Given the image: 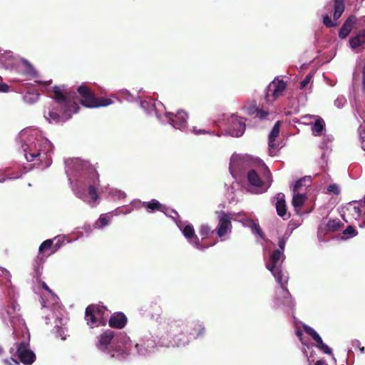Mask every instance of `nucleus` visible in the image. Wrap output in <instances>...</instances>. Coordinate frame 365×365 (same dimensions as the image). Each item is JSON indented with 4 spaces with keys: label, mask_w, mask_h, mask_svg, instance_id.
I'll use <instances>...</instances> for the list:
<instances>
[{
    "label": "nucleus",
    "mask_w": 365,
    "mask_h": 365,
    "mask_svg": "<svg viewBox=\"0 0 365 365\" xmlns=\"http://www.w3.org/2000/svg\"><path fill=\"white\" fill-rule=\"evenodd\" d=\"M53 99L60 106L61 112L66 116V119L71 117L73 113H76L79 106L76 102V94L73 91H66L65 86H55L52 88Z\"/></svg>",
    "instance_id": "1"
},
{
    "label": "nucleus",
    "mask_w": 365,
    "mask_h": 365,
    "mask_svg": "<svg viewBox=\"0 0 365 365\" xmlns=\"http://www.w3.org/2000/svg\"><path fill=\"white\" fill-rule=\"evenodd\" d=\"M77 92L81 97V104L86 108L105 107L113 103V101L110 98L96 97L94 92L85 84L81 85L77 88Z\"/></svg>",
    "instance_id": "2"
},
{
    "label": "nucleus",
    "mask_w": 365,
    "mask_h": 365,
    "mask_svg": "<svg viewBox=\"0 0 365 365\" xmlns=\"http://www.w3.org/2000/svg\"><path fill=\"white\" fill-rule=\"evenodd\" d=\"M187 326L182 320H173L168 324L167 332L172 336L175 346H185L189 343V338L185 332Z\"/></svg>",
    "instance_id": "3"
},
{
    "label": "nucleus",
    "mask_w": 365,
    "mask_h": 365,
    "mask_svg": "<svg viewBox=\"0 0 365 365\" xmlns=\"http://www.w3.org/2000/svg\"><path fill=\"white\" fill-rule=\"evenodd\" d=\"M106 308L104 306L99 304H90L86 308L85 319L87 324L91 327L94 325L104 326L106 324V319L104 314Z\"/></svg>",
    "instance_id": "4"
},
{
    "label": "nucleus",
    "mask_w": 365,
    "mask_h": 365,
    "mask_svg": "<svg viewBox=\"0 0 365 365\" xmlns=\"http://www.w3.org/2000/svg\"><path fill=\"white\" fill-rule=\"evenodd\" d=\"M48 143L43 140H36L28 148L24 150L27 161L32 162L36 159L42 161L46 158Z\"/></svg>",
    "instance_id": "5"
},
{
    "label": "nucleus",
    "mask_w": 365,
    "mask_h": 365,
    "mask_svg": "<svg viewBox=\"0 0 365 365\" xmlns=\"http://www.w3.org/2000/svg\"><path fill=\"white\" fill-rule=\"evenodd\" d=\"M262 170L263 180L254 169L250 170L247 173V180L252 186L262 187L265 184H267L268 187L271 185L272 174L269 168L264 164L262 165Z\"/></svg>",
    "instance_id": "6"
},
{
    "label": "nucleus",
    "mask_w": 365,
    "mask_h": 365,
    "mask_svg": "<svg viewBox=\"0 0 365 365\" xmlns=\"http://www.w3.org/2000/svg\"><path fill=\"white\" fill-rule=\"evenodd\" d=\"M16 354L21 363L25 365H31L36 360V355L29 348L28 341H21L16 344Z\"/></svg>",
    "instance_id": "7"
},
{
    "label": "nucleus",
    "mask_w": 365,
    "mask_h": 365,
    "mask_svg": "<svg viewBox=\"0 0 365 365\" xmlns=\"http://www.w3.org/2000/svg\"><path fill=\"white\" fill-rule=\"evenodd\" d=\"M286 83L283 80L274 79L266 89L265 99L272 101L281 96L286 88Z\"/></svg>",
    "instance_id": "8"
},
{
    "label": "nucleus",
    "mask_w": 365,
    "mask_h": 365,
    "mask_svg": "<svg viewBox=\"0 0 365 365\" xmlns=\"http://www.w3.org/2000/svg\"><path fill=\"white\" fill-rule=\"evenodd\" d=\"M218 217V225L215 230L217 235L219 237H222L229 231H231L232 223L231 215L224 211L216 212Z\"/></svg>",
    "instance_id": "9"
},
{
    "label": "nucleus",
    "mask_w": 365,
    "mask_h": 365,
    "mask_svg": "<svg viewBox=\"0 0 365 365\" xmlns=\"http://www.w3.org/2000/svg\"><path fill=\"white\" fill-rule=\"evenodd\" d=\"M229 125L226 128L227 133L232 137H240L244 133L246 125L242 119L232 116L229 120Z\"/></svg>",
    "instance_id": "10"
},
{
    "label": "nucleus",
    "mask_w": 365,
    "mask_h": 365,
    "mask_svg": "<svg viewBox=\"0 0 365 365\" xmlns=\"http://www.w3.org/2000/svg\"><path fill=\"white\" fill-rule=\"evenodd\" d=\"M166 116L173 126L177 129H181L185 127L188 118L187 113L184 110H179L175 114L168 113Z\"/></svg>",
    "instance_id": "11"
},
{
    "label": "nucleus",
    "mask_w": 365,
    "mask_h": 365,
    "mask_svg": "<svg viewBox=\"0 0 365 365\" xmlns=\"http://www.w3.org/2000/svg\"><path fill=\"white\" fill-rule=\"evenodd\" d=\"M182 233L190 242L192 243L197 249L203 250L207 247V246L202 245L200 243L199 238L195 235V230L192 225H185L182 230Z\"/></svg>",
    "instance_id": "12"
},
{
    "label": "nucleus",
    "mask_w": 365,
    "mask_h": 365,
    "mask_svg": "<svg viewBox=\"0 0 365 365\" xmlns=\"http://www.w3.org/2000/svg\"><path fill=\"white\" fill-rule=\"evenodd\" d=\"M128 319L123 312L113 313L108 322V324L111 328L121 329L127 324Z\"/></svg>",
    "instance_id": "13"
},
{
    "label": "nucleus",
    "mask_w": 365,
    "mask_h": 365,
    "mask_svg": "<svg viewBox=\"0 0 365 365\" xmlns=\"http://www.w3.org/2000/svg\"><path fill=\"white\" fill-rule=\"evenodd\" d=\"M356 22L357 18L356 16H349L344 22L341 28L340 29L339 31V37L341 39L346 38L349 35L354 26L356 24Z\"/></svg>",
    "instance_id": "14"
},
{
    "label": "nucleus",
    "mask_w": 365,
    "mask_h": 365,
    "mask_svg": "<svg viewBox=\"0 0 365 365\" xmlns=\"http://www.w3.org/2000/svg\"><path fill=\"white\" fill-rule=\"evenodd\" d=\"M56 251V247H53V240H46L39 246L38 257L42 260L44 257H47Z\"/></svg>",
    "instance_id": "15"
},
{
    "label": "nucleus",
    "mask_w": 365,
    "mask_h": 365,
    "mask_svg": "<svg viewBox=\"0 0 365 365\" xmlns=\"http://www.w3.org/2000/svg\"><path fill=\"white\" fill-rule=\"evenodd\" d=\"M142 310H143L148 316L150 317V318L155 320L160 319L163 314L162 307L155 302H151L144 305Z\"/></svg>",
    "instance_id": "16"
},
{
    "label": "nucleus",
    "mask_w": 365,
    "mask_h": 365,
    "mask_svg": "<svg viewBox=\"0 0 365 365\" xmlns=\"http://www.w3.org/2000/svg\"><path fill=\"white\" fill-rule=\"evenodd\" d=\"M90 176L91 178V182L93 184L90 185L88 188V192L92 200L96 202L98 198V195L97 192L96 185H98L99 182V175L96 172V170L92 169L90 172Z\"/></svg>",
    "instance_id": "17"
},
{
    "label": "nucleus",
    "mask_w": 365,
    "mask_h": 365,
    "mask_svg": "<svg viewBox=\"0 0 365 365\" xmlns=\"http://www.w3.org/2000/svg\"><path fill=\"white\" fill-rule=\"evenodd\" d=\"M344 226L339 219H330L325 225H320L319 227V232H334L339 231Z\"/></svg>",
    "instance_id": "18"
},
{
    "label": "nucleus",
    "mask_w": 365,
    "mask_h": 365,
    "mask_svg": "<svg viewBox=\"0 0 365 365\" xmlns=\"http://www.w3.org/2000/svg\"><path fill=\"white\" fill-rule=\"evenodd\" d=\"M114 336V331L107 329L98 336V347L103 350L106 349Z\"/></svg>",
    "instance_id": "19"
},
{
    "label": "nucleus",
    "mask_w": 365,
    "mask_h": 365,
    "mask_svg": "<svg viewBox=\"0 0 365 365\" xmlns=\"http://www.w3.org/2000/svg\"><path fill=\"white\" fill-rule=\"evenodd\" d=\"M349 46L356 49L365 44V29L360 30L354 36L349 38Z\"/></svg>",
    "instance_id": "20"
},
{
    "label": "nucleus",
    "mask_w": 365,
    "mask_h": 365,
    "mask_svg": "<svg viewBox=\"0 0 365 365\" xmlns=\"http://www.w3.org/2000/svg\"><path fill=\"white\" fill-rule=\"evenodd\" d=\"M277 299L278 302L285 306H291L292 304V296L289 290L284 287H282L277 292Z\"/></svg>",
    "instance_id": "21"
},
{
    "label": "nucleus",
    "mask_w": 365,
    "mask_h": 365,
    "mask_svg": "<svg viewBox=\"0 0 365 365\" xmlns=\"http://www.w3.org/2000/svg\"><path fill=\"white\" fill-rule=\"evenodd\" d=\"M277 202L275 207L277 215L282 217H284L287 214V205L284 199V195L282 192L277 194L276 195Z\"/></svg>",
    "instance_id": "22"
},
{
    "label": "nucleus",
    "mask_w": 365,
    "mask_h": 365,
    "mask_svg": "<svg viewBox=\"0 0 365 365\" xmlns=\"http://www.w3.org/2000/svg\"><path fill=\"white\" fill-rule=\"evenodd\" d=\"M282 256L283 253L279 250H275L272 253L266 267L272 274H274L276 266Z\"/></svg>",
    "instance_id": "23"
},
{
    "label": "nucleus",
    "mask_w": 365,
    "mask_h": 365,
    "mask_svg": "<svg viewBox=\"0 0 365 365\" xmlns=\"http://www.w3.org/2000/svg\"><path fill=\"white\" fill-rule=\"evenodd\" d=\"M280 125L281 122L279 120L277 121L269 135V147L270 152H272V150H274L277 148L275 140L279 134Z\"/></svg>",
    "instance_id": "24"
},
{
    "label": "nucleus",
    "mask_w": 365,
    "mask_h": 365,
    "mask_svg": "<svg viewBox=\"0 0 365 365\" xmlns=\"http://www.w3.org/2000/svg\"><path fill=\"white\" fill-rule=\"evenodd\" d=\"M245 160L238 156H232L230 159L229 169L232 175L237 170H241V167L245 164Z\"/></svg>",
    "instance_id": "25"
},
{
    "label": "nucleus",
    "mask_w": 365,
    "mask_h": 365,
    "mask_svg": "<svg viewBox=\"0 0 365 365\" xmlns=\"http://www.w3.org/2000/svg\"><path fill=\"white\" fill-rule=\"evenodd\" d=\"M19 310L20 307L16 302H12L11 305L8 306L6 309V313L11 323H13L15 319H19L20 316L19 313Z\"/></svg>",
    "instance_id": "26"
},
{
    "label": "nucleus",
    "mask_w": 365,
    "mask_h": 365,
    "mask_svg": "<svg viewBox=\"0 0 365 365\" xmlns=\"http://www.w3.org/2000/svg\"><path fill=\"white\" fill-rule=\"evenodd\" d=\"M143 207L149 212L155 211L163 212L164 209V206L156 200H152L150 202H143Z\"/></svg>",
    "instance_id": "27"
},
{
    "label": "nucleus",
    "mask_w": 365,
    "mask_h": 365,
    "mask_svg": "<svg viewBox=\"0 0 365 365\" xmlns=\"http://www.w3.org/2000/svg\"><path fill=\"white\" fill-rule=\"evenodd\" d=\"M334 12L333 18L334 21L338 20L345 9L344 0H334Z\"/></svg>",
    "instance_id": "28"
},
{
    "label": "nucleus",
    "mask_w": 365,
    "mask_h": 365,
    "mask_svg": "<svg viewBox=\"0 0 365 365\" xmlns=\"http://www.w3.org/2000/svg\"><path fill=\"white\" fill-rule=\"evenodd\" d=\"M312 183V178L310 176H304V178L296 181L293 187V192L295 193L300 190L302 187H309Z\"/></svg>",
    "instance_id": "29"
},
{
    "label": "nucleus",
    "mask_w": 365,
    "mask_h": 365,
    "mask_svg": "<svg viewBox=\"0 0 365 365\" xmlns=\"http://www.w3.org/2000/svg\"><path fill=\"white\" fill-rule=\"evenodd\" d=\"M39 93L35 89L28 91L23 96V100L26 103L32 104L38 100Z\"/></svg>",
    "instance_id": "30"
},
{
    "label": "nucleus",
    "mask_w": 365,
    "mask_h": 365,
    "mask_svg": "<svg viewBox=\"0 0 365 365\" xmlns=\"http://www.w3.org/2000/svg\"><path fill=\"white\" fill-rule=\"evenodd\" d=\"M307 198L305 195L295 192L292 197V204L295 209L301 208Z\"/></svg>",
    "instance_id": "31"
},
{
    "label": "nucleus",
    "mask_w": 365,
    "mask_h": 365,
    "mask_svg": "<svg viewBox=\"0 0 365 365\" xmlns=\"http://www.w3.org/2000/svg\"><path fill=\"white\" fill-rule=\"evenodd\" d=\"M324 125L325 123L322 118H319L316 120L312 128L313 134L314 135H321L324 128Z\"/></svg>",
    "instance_id": "32"
},
{
    "label": "nucleus",
    "mask_w": 365,
    "mask_h": 365,
    "mask_svg": "<svg viewBox=\"0 0 365 365\" xmlns=\"http://www.w3.org/2000/svg\"><path fill=\"white\" fill-rule=\"evenodd\" d=\"M248 113H249V114H254V113H255L256 116L258 117L260 119H263V118H264L265 117H267L268 115V112L267 111H266V110H264L263 109L258 108L255 106H250L249 108Z\"/></svg>",
    "instance_id": "33"
},
{
    "label": "nucleus",
    "mask_w": 365,
    "mask_h": 365,
    "mask_svg": "<svg viewBox=\"0 0 365 365\" xmlns=\"http://www.w3.org/2000/svg\"><path fill=\"white\" fill-rule=\"evenodd\" d=\"M192 331L193 332H190V334L192 335L195 338L201 337L205 333V328L202 324H195Z\"/></svg>",
    "instance_id": "34"
},
{
    "label": "nucleus",
    "mask_w": 365,
    "mask_h": 365,
    "mask_svg": "<svg viewBox=\"0 0 365 365\" xmlns=\"http://www.w3.org/2000/svg\"><path fill=\"white\" fill-rule=\"evenodd\" d=\"M110 217L107 215H101L96 222V227L102 228L108 225Z\"/></svg>",
    "instance_id": "35"
},
{
    "label": "nucleus",
    "mask_w": 365,
    "mask_h": 365,
    "mask_svg": "<svg viewBox=\"0 0 365 365\" xmlns=\"http://www.w3.org/2000/svg\"><path fill=\"white\" fill-rule=\"evenodd\" d=\"M303 329L307 334L312 336L315 341L319 339V337H320L317 332L308 325H303Z\"/></svg>",
    "instance_id": "36"
},
{
    "label": "nucleus",
    "mask_w": 365,
    "mask_h": 365,
    "mask_svg": "<svg viewBox=\"0 0 365 365\" xmlns=\"http://www.w3.org/2000/svg\"><path fill=\"white\" fill-rule=\"evenodd\" d=\"M46 118L48 120L50 123H59L61 120V116L54 111H49L48 113V116Z\"/></svg>",
    "instance_id": "37"
},
{
    "label": "nucleus",
    "mask_w": 365,
    "mask_h": 365,
    "mask_svg": "<svg viewBox=\"0 0 365 365\" xmlns=\"http://www.w3.org/2000/svg\"><path fill=\"white\" fill-rule=\"evenodd\" d=\"M251 229L254 234L259 235L262 239L264 238V235L260 226L258 224L252 222V224L251 225Z\"/></svg>",
    "instance_id": "38"
},
{
    "label": "nucleus",
    "mask_w": 365,
    "mask_h": 365,
    "mask_svg": "<svg viewBox=\"0 0 365 365\" xmlns=\"http://www.w3.org/2000/svg\"><path fill=\"white\" fill-rule=\"evenodd\" d=\"M323 24L327 28H334L339 24L332 21L331 17L327 14L323 18Z\"/></svg>",
    "instance_id": "39"
},
{
    "label": "nucleus",
    "mask_w": 365,
    "mask_h": 365,
    "mask_svg": "<svg viewBox=\"0 0 365 365\" xmlns=\"http://www.w3.org/2000/svg\"><path fill=\"white\" fill-rule=\"evenodd\" d=\"M211 232V229L207 225H202L199 230V233L202 236V239L205 238ZM213 233L214 231H212Z\"/></svg>",
    "instance_id": "40"
},
{
    "label": "nucleus",
    "mask_w": 365,
    "mask_h": 365,
    "mask_svg": "<svg viewBox=\"0 0 365 365\" xmlns=\"http://www.w3.org/2000/svg\"><path fill=\"white\" fill-rule=\"evenodd\" d=\"M343 234L344 235H349L351 237H354L358 234V232L355 230V228L349 225L343 232Z\"/></svg>",
    "instance_id": "41"
},
{
    "label": "nucleus",
    "mask_w": 365,
    "mask_h": 365,
    "mask_svg": "<svg viewBox=\"0 0 365 365\" xmlns=\"http://www.w3.org/2000/svg\"><path fill=\"white\" fill-rule=\"evenodd\" d=\"M135 347L140 355H145L148 352V347H145L143 344H135Z\"/></svg>",
    "instance_id": "42"
},
{
    "label": "nucleus",
    "mask_w": 365,
    "mask_h": 365,
    "mask_svg": "<svg viewBox=\"0 0 365 365\" xmlns=\"http://www.w3.org/2000/svg\"><path fill=\"white\" fill-rule=\"evenodd\" d=\"M312 76L311 74H308L305 76V78L300 83V89H304L310 82Z\"/></svg>",
    "instance_id": "43"
},
{
    "label": "nucleus",
    "mask_w": 365,
    "mask_h": 365,
    "mask_svg": "<svg viewBox=\"0 0 365 365\" xmlns=\"http://www.w3.org/2000/svg\"><path fill=\"white\" fill-rule=\"evenodd\" d=\"M327 190L330 192H333L335 195H338L340 192L339 187L336 184L330 185L328 187Z\"/></svg>",
    "instance_id": "44"
},
{
    "label": "nucleus",
    "mask_w": 365,
    "mask_h": 365,
    "mask_svg": "<svg viewBox=\"0 0 365 365\" xmlns=\"http://www.w3.org/2000/svg\"><path fill=\"white\" fill-rule=\"evenodd\" d=\"M352 345L355 348H359V349L361 354H364L365 352L364 346H361V343L359 340L356 339V340L353 341Z\"/></svg>",
    "instance_id": "45"
},
{
    "label": "nucleus",
    "mask_w": 365,
    "mask_h": 365,
    "mask_svg": "<svg viewBox=\"0 0 365 365\" xmlns=\"http://www.w3.org/2000/svg\"><path fill=\"white\" fill-rule=\"evenodd\" d=\"M320 350H322L324 353L327 354H331L332 355L333 353H332V350L331 348H329L327 344H325L324 343L320 346V347H318Z\"/></svg>",
    "instance_id": "46"
},
{
    "label": "nucleus",
    "mask_w": 365,
    "mask_h": 365,
    "mask_svg": "<svg viewBox=\"0 0 365 365\" xmlns=\"http://www.w3.org/2000/svg\"><path fill=\"white\" fill-rule=\"evenodd\" d=\"M285 245H286V240H285V238H284V237L280 238L279 242H278V246L279 247V250L280 251H282V253H283V252L284 250Z\"/></svg>",
    "instance_id": "47"
},
{
    "label": "nucleus",
    "mask_w": 365,
    "mask_h": 365,
    "mask_svg": "<svg viewBox=\"0 0 365 365\" xmlns=\"http://www.w3.org/2000/svg\"><path fill=\"white\" fill-rule=\"evenodd\" d=\"M9 91V86L4 83H0V92L3 93H7Z\"/></svg>",
    "instance_id": "48"
},
{
    "label": "nucleus",
    "mask_w": 365,
    "mask_h": 365,
    "mask_svg": "<svg viewBox=\"0 0 365 365\" xmlns=\"http://www.w3.org/2000/svg\"><path fill=\"white\" fill-rule=\"evenodd\" d=\"M11 360L12 361L14 364H11L9 359H4V364H6L7 365H20L19 362L17 360L14 359V358H11Z\"/></svg>",
    "instance_id": "49"
},
{
    "label": "nucleus",
    "mask_w": 365,
    "mask_h": 365,
    "mask_svg": "<svg viewBox=\"0 0 365 365\" xmlns=\"http://www.w3.org/2000/svg\"><path fill=\"white\" fill-rule=\"evenodd\" d=\"M362 89L365 92V64L364 65L362 71Z\"/></svg>",
    "instance_id": "50"
},
{
    "label": "nucleus",
    "mask_w": 365,
    "mask_h": 365,
    "mask_svg": "<svg viewBox=\"0 0 365 365\" xmlns=\"http://www.w3.org/2000/svg\"><path fill=\"white\" fill-rule=\"evenodd\" d=\"M42 287L43 288V289H45L46 291L51 293L52 291L51 289L48 287V286L45 283V282H43L42 284Z\"/></svg>",
    "instance_id": "51"
},
{
    "label": "nucleus",
    "mask_w": 365,
    "mask_h": 365,
    "mask_svg": "<svg viewBox=\"0 0 365 365\" xmlns=\"http://www.w3.org/2000/svg\"><path fill=\"white\" fill-rule=\"evenodd\" d=\"M51 82H52L51 81H43H43H39V82H38V83H39L40 85H42V86H48L49 84H51Z\"/></svg>",
    "instance_id": "52"
},
{
    "label": "nucleus",
    "mask_w": 365,
    "mask_h": 365,
    "mask_svg": "<svg viewBox=\"0 0 365 365\" xmlns=\"http://www.w3.org/2000/svg\"><path fill=\"white\" fill-rule=\"evenodd\" d=\"M316 342L317 343V346L318 347H320L324 344L321 336L319 337V339L316 341Z\"/></svg>",
    "instance_id": "53"
},
{
    "label": "nucleus",
    "mask_w": 365,
    "mask_h": 365,
    "mask_svg": "<svg viewBox=\"0 0 365 365\" xmlns=\"http://www.w3.org/2000/svg\"><path fill=\"white\" fill-rule=\"evenodd\" d=\"M361 148L365 150V135L361 136Z\"/></svg>",
    "instance_id": "54"
},
{
    "label": "nucleus",
    "mask_w": 365,
    "mask_h": 365,
    "mask_svg": "<svg viewBox=\"0 0 365 365\" xmlns=\"http://www.w3.org/2000/svg\"><path fill=\"white\" fill-rule=\"evenodd\" d=\"M122 337H123V343L125 344V345H127V343H128V341L129 340V339L128 338V336L126 335H123Z\"/></svg>",
    "instance_id": "55"
},
{
    "label": "nucleus",
    "mask_w": 365,
    "mask_h": 365,
    "mask_svg": "<svg viewBox=\"0 0 365 365\" xmlns=\"http://www.w3.org/2000/svg\"><path fill=\"white\" fill-rule=\"evenodd\" d=\"M314 365H325V361L323 360H318Z\"/></svg>",
    "instance_id": "56"
},
{
    "label": "nucleus",
    "mask_w": 365,
    "mask_h": 365,
    "mask_svg": "<svg viewBox=\"0 0 365 365\" xmlns=\"http://www.w3.org/2000/svg\"><path fill=\"white\" fill-rule=\"evenodd\" d=\"M354 209L355 212H356L358 215H360L361 210L359 209V207H354Z\"/></svg>",
    "instance_id": "57"
},
{
    "label": "nucleus",
    "mask_w": 365,
    "mask_h": 365,
    "mask_svg": "<svg viewBox=\"0 0 365 365\" xmlns=\"http://www.w3.org/2000/svg\"><path fill=\"white\" fill-rule=\"evenodd\" d=\"M61 245L59 243V241H58L56 244H53V247H56L57 248V250H58V248L60 247Z\"/></svg>",
    "instance_id": "58"
},
{
    "label": "nucleus",
    "mask_w": 365,
    "mask_h": 365,
    "mask_svg": "<svg viewBox=\"0 0 365 365\" xmlns=\"http://www.w3.org/2000/svg\"><path fill=\"white\" fill-rule=\"evenodd\" d=\"M297 335L299 336V337H301L302 335V333L300 331H297Z\"/></svg>",
    "instance_id": "59"
},
{
    "label": "nucleus",
    "mask_w": 365,
    "mask_h": 365,
    "mask_svg": "<svg viewBox=\"0 0 365 365\" xmlns=\"http://www.w3.org/2000/svg\"><path fill=\"white\" fill-rule=\"evenodd\" d=\"M3 351V348L0 346V356L2 354Z\"/></svg>",
    "instance_id": "60"
},
{
    "label": "nucleus",
    "mask_w": 365,
    "mask_h": 365,
    "mask_svg": "<svg viewBox=\"0 0 365 365\" xmlns=\"http://www.w3.org/2000/svg\"><path fill=\"white\" fill-rule=\"evenodd\" d=\"M364 205H365V196H364Z\"/></svg>",
    "instance_id": "61"
}]
</instances>
